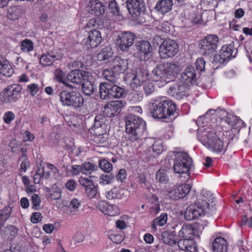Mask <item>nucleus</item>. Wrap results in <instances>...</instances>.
Listing matches in <instances>:
<instances>
[{"mask_svg": "<svg viewBox=\"0 0 252 252\" xmlns=\"http://www.w3.org/2000/svg\"><path fill=\"white\" fill-rule=\"evenodd\" d=\"M192 166V159L187 152L174 148V179L179 182H186Z\"/></svg>", "mask_w": 252, "mask_h": 252, "instance_id": "nucleus-1", "label": "nucleus"}, {"mask_svg": "<svg viewBox=\"0 0 252 252\" xmlns=\"http://www.w3.org/2000/svg\"><path fill=\"white\" fill-rule=\"evenodd\" d=\"M126 131L128 134V139L138 141L143 138L146 132V122L140 117L129 115L125 118Z\"/></svg>", "mask_w": 252, "mask_h": 252, "instance_id": "nucleus-2", "label": "nucleus"}, {"mask_svg": "<svg viewBox=\"0 0 252 252\" xmlns=\"http://www.w3.org/2000/svg\"><path fill=\"white\" fill-rule=\"evenodd\" d=\"M214 210L213 204L210 205L205 199L199 198L194 204L187 208L185 212V218L187 220H191L206 214H211Z\"/></svg>", "mask_w": 252, "mask_h": 252, "instance_id": "nucleus-3", "label": "nucleus"}, {"mask_svg": "<svg viewBox=\"0 0 252 252\" xmlns=\"http://www.w3.org/2000/svg\"><path fill=\"white\" fill-rule=\"evenodd\" d=\"M198 139L205 147L214 152L224 153L226 150V145L213 129L204 131L201 136H198Z\"/></svg>", "mask_w": 252, "mask_h": 252, "instance_id": "nucleus-4", "label": "nucleus"}, {"mask_svg": "<svg viewBox=\"0 0 252 252\" xmlns=\"http://www.w3.org/2000/svg\"><path fill=\"white\" fill-rule=\"evenodd\" d=\"M173 102L164 98L156 100L150 108L151 114L154 118L166 119L173 113Z\"/></svg>", "mask_w": 252, "mask_h": 252, "instance_id": "nucleus-5", "label": "nucleus"}, {"mask_svg": "<svg viewBox=\"0 0 252 252\" xmlns=\"http://www.w3.org/2000/svg\"><path fill=\"white\" fill-rule=\"evenodd\" d=\"M125 94V90L115 83L104 82L99 85V94L102 99L121 98Z\"/></svg>", "mask_w": 252, "mask_h": 252, "instance_id": "nucleus-6", "label": "nucleus"}, {"mask_svg": "<svg viewBox=\"0 0 252 252\" xmlns=\"http://www.w3.org/2000/svg\"><path fill=\"white\" fill-rule=\"evenodd\" d=\"M154 79L156 81L163 80L166 83L172 80L173 76V63H165L157 65L152 71Z\"/></svg>", "mask_w": 252, "mask_h": 252, "instance_id": "nucleus-7", "label": "nucleus"}, {"mask_svg": "<svg viewBox=\"0 0 252 252\" xmlns=\"http://www.w3.org/2000/svg\"><path fill=\"white\" fill-rule=\"evenodd\" d=\"M60 101L64 106L80 107L83 104V98L76 92L63 90L60 93Z\"/></svg>", "mask_w": 252, "mask_h": 252, "instance_id": "nucleus-8", "label": "nucleus"}, {"mask_svg": "<svg viewBox=\"0 0 252 252\" xmlns=\"http://www.w3.org/2000/svg\"><path fill=\"white\" fill-rule=\"evenodd\" d=\"M22 86L19 84H14L8 86L1 93L0 100L5 103L16 102L21 96Z\"/></svg>", "mask_w": 252, "mask_h": 252, "instance_id": "nucleus-9", "label": "nucleus"}, {"mask_svg": "<svg viewBox=\"0 0 252 252\" xmlns=\"http://www.w3.org/2000/svg\"><path fill=\"white\" fill-rule=\"evenodd\" d=\"M219 38L214 34L206 35L199 43L200 52L204 55H210L215 52L218 47Z\"/></svg>", "mask_w": 252, "mask_h": 252, "instance_id": "nucleus-10", "label": "nucleus"}, {"mask_svg": "<svg viewBox=\"0 0 252 252\" xmlns=\"http://www.w3.org/2000/svg\"><path fill=\"white\" fill-rule=\"evenodd\" d=\"M135 37L134 33L129 32L121 33L117 40L119 48L123 51L127 50L133 44Z\"/></svg>", "mask_w": 252, "mask_h": 252, "instance_id": "nucleus-11", "label": "nucleus"}, {"mask_svg": "<svg viewBox=\"0 0 252 252\" xmlns=\"http://www.w3.org/2000/svg\"><path fill=\"white\" fill-rule=\"evenodd\" d=\"M124 106V103L122 100L110 101L105 105L103 113L109 118L117 116Z\"/></svg>", "mask_w": 252, "mask_h": 252, "instance_id": "nucleus-12", "label": "nucleus"}, {"mask_svg": "<svg viewBox=\"0 0 252 252\" xmlns=\"http://www.w3.org/2000/svg\"><path fill=\"white\" fill-rule=\"evenodd\" d=\"M234 48L231 44L222 46L218 54L214 57V60L220 63H224L233 57Z\"/></svg>", "mask_w": 252, "mask_h": 252, "instance_id": "nucleus-13", "label": "nucleus"}, {"mask_svg": "<svg viewBox=\"0 0 252 252\" xmlns=\"http://www.w3.org/2000/svg\"><path fill=\"white\" fill-rule=\"evenodd\" d=\"M89 72L75 69L71 71L67 76V80L76 84H81L89 79Z\"/></svg>", "mask_w": 252, "mask_h": 252, "instance_id": "nucleus-14", "label": "nucleus"}, {"mask_svg": "<svg viewBox=\"0 0 252 252\" xmlns=\"http://www.w3.org/2000/svg\"><path fill=\"white\" fill-rule=\"evenodd\" d=\"M159 53L162 59L171 58L173 56V41L165 39L159 47Z\"/></svg>", "mask_w": 252, "mask_h": 252, "instance_id": "nucleus-15", "label": "nucleus"}, {"mask_svg": "<svg viewBox=\"0 0 252 252\" xmlns=\"http://www.w3.org/2000/svg\"><path fill=\"white\" fill-rule=\"evenodd\" d=\"M88 9L90 13L96 16L102 15L105 12L103 3L98 0H90Z\"/></svg>", "mask_w": 252, "mask_h": 252, "instance_id": "nucleus-16", "label": "nucleus"}, {"mask_svg": "<svg viewBox=\"0 0 252 252\" xmlns=\"http://www.w3.org/2000/svg\"><path fill=\"white\" fill-rule=\"evenodd\" d=\"M127 9L131 14H140L145 10V4L143 0H126Z\"/></svg>", "mask_w": 252, "mask_h": 252, "instance_id": "nucleus-17", "label": "nucleus"}, {"mask_svg": "<svg viewBox=\"0 0 252 252\" xmlns=\"http://www.w3.org/2000/svg\"><path fill=\"white\" fill-rule=\"evenodd\" d=\"M131 80V85H135L136 87L140 86L149 78V74L147 70L137 69L135 74H133Z\"/></svg>", "mask_w": 252, "mask_h": 252, "instance_id": "nucleus-18", "label": "nucleus"}, {"mask_svg": "<svg viewBox=\"0 0 252 252\" xmlns=\"http://www.w3.org/2000/svg\"><path fill=\"white\" fill-rule=\"evenodd\" d=\"M177 246L184 252H195L196 251V245L193 239H181L178 241Z\"/></svg>", "mask_w": 252, "mask_h": 252, "instance_id": "nucleus-19", "label": "nucleus"}, {"mask_svg": "<svg viewBox=\"0 0 252 252\" xmlns=\"http://www.w3.org/2000/svg\"><path fill=\"white\" fill-rule=\"evenodd\" d=\"M148 184L149 181L143 172L138 173L137 176L132 178L130 181L131 187L135 189L139 188H146Z\"/></svg>", "mask_w": 252, "mask_h": 252, "instance_id": "nucleus-20", "label": "nucleus"}, {"mask_svg": "<svg viewBox=\"0 0 252 252\" xmlns=\"http://www.w3.org/2000/svg\"><path fill=\"white\" fill-rule=\"evenodd\" d=\"M195 69L191 65L188 66L181 75L182 81L187 85L192 84L195 82Z\"/></svg>", "mask_w": 252, "mask_h": 252, "instance_id": "nucleus-21", "label": "nucleus"}, {"mask_svg": "<svg viewBox=\"0 0 252 252\" xmlns=\"http://www.w3.org/2000/svg\"><path fill=\"white\" fill-rule=\"evenodd\" d=\"M177 182V184L182 183ZM180 185L177 186L174 189V200H178L184 198L189 193L191 187L189 184H186V182H182Z\"/></svg>", "mask_w": 252, "mask_h": 252, "instance_id": "nucleus-22", "label": "nucleus"}, {"mask_svg": "<svg viewBox=\"0 0 252 252\" xmlns=\"http://www.w3.org/2000/svg\"><path fill=\"white\" fill-rule=\"evenodd\" d=\"M99 207L105 215L115 216L120 214V209L116 205L108 204L105 201H100L99 203Z\"/></svg>", "mask_w": 252, "mask_h": 252, "instance_id": "nucleus-23", "label": "nucleus"}, {"mask_svg": "<svg viewBox=\"0 0 252 252\" xmlns=\"http://www.w3.org/2000/svg\"><path fill=\"white\" fill-rule=\"evenodd\" d=\"M102 40V37L99 31L93 30L88 33V36L86 41V44L91 48L97 47Z\"/></svg>", "mask_w": 252, "mask_h": 252, "instance_id": "nucleus-24", "label": "nucleus"}, {"mask_svg": "<svg viewBox=\"0 0 252 252\" xmlns=\"http://www.w3.org/2000/svg\"><path fill=\"white\" fill-rule=\"evenodd\" d=\"M0 73L6 77H10L14 73L11 65L2 56H0Z\"/></svg>", "mask_w": 252, "mask_h": 252, "instance_id": "nucleus-25", "label": "nucleus"}, {"mask_svg": "<svg viewBox=\"0 0 252 252\" xmlns=\"http://www.w3.org/2000/svg\"><path fill=\"white\" fill-rule=\"evenodd\" d=\"M227 250V243L224 238L219 237L215 239L212 244L213 252H226Z\"/></svg>", "mask_w": 252, "mask_h": 252, "instance_id": "nucleus-26", "label": "nucleus"}, {"mask_svg": "<svg viewBox=\"0 0 252 252\" xmlns=\"http://www.w3.org/2000/svg\"><path fill=\"white\" fill-rule=\"evenodd\" d=\"M127 63L126 61L120 57H117L114 60L113 66L111 68L119 76L120 73L124 72L127 68Z\"/></svg>", "mask_w": 252, "mask_h": 252, "instance_id": "nucleus-27", "label": "nucleus"}, {"mask_svg": "<svg viewBox=\"0 0 252 252\" xmlns=\"http://www.w3.org/2000/svg\"><path fill=\"white\" fill-rule=\"evenodd\" d=\"M173 5L170 0H160L157 3L155 9L162 14L168 12L171 9Z\"/></svg>", "mask_w": 252, "mask_h": 252, "instance_id": "nucleus-28", "label": "nucleus"}, {"mask_svg": "<svg viewBox=\"0 0 252 252\" xmlns=\"http://www.w3.org/2000/svg\"><path fill=\"white\" fill-rule=\"evenodd\" d=\"M136 49L140 55H145L151 51L152 47L149 42L146 41H140L137 43Z\"/></svg>", "mask_w": 252, "mask_h": 252, "instance_id": "nucleus-29", "label": "nucleus"}, {"mask_svg": "<svg viewBox=\"0 0 252 252\" xmlns=\"http://www.w3.org/2000/svg\"><path fill=\"white\" fill-rule=\"evenodd\" d=\"M195 235L194 229L189 224L183 226L179 232L180 237L186 238L193 239V236Z\"/></svg>", "mask_w": 252, "mask_h": 252, "instance_id": "nucleus-30", "label": "nucleus"}, {"mask_svg": "<svg viewBox=\"0 0 252 252\" xmlns=\"http://www.w3.org/2000/svg\"><path fill=\"white\" fill-rule=\"evenodd\" d=\"M12 208L8 206H5L0 210V227L2 226L6 220L10 217Z\"/></svg>", "mask_w": 252, "mask_h": 252, "instance_id": "nucleus-31", "label": "nucleus"}, {"mask_svg": "<svg viewBox=\"0 0 252 252\" xmlns=\"http://www.w3.org/2000/svg\"><path fill=\"white\" fill-rule=\"evenodd\" d=\"M82 173L85 175H90L98 169L97 165L91 162H84L81 165Z\"/></svg>", "mask_w": 252, "mask_h": 252, "instance_id": "nucleus-32", "label": "nucleus"}, {"mask_svg": "<svg viewBox=\"0 0 252 252\" xmlns=\"http://www.w3.org/2000/svg\"><path fill=\"white\" fill-rule=\"evenodd\" d=\"M104 77L111 83H115L118 78L117 73L114 71L112 68L105 69L102 72Z\"/></svg>", "mask_w": 252, "mask_h": 252, "instance_id": "nucleus-33", "label": "nucleus"}, {"mask_svg": "<svg viewBox=\"0 0 252 252\" xmlns=\"http://www.w3.org/2000/svg\"><path fill=\"white\" fill-rule=\"evenodd\" d=\"M46 191L53 200H57L62 196L61 189L56 184H54L50 188H47Z\"/></svg>", "mask_w": 252, "mask_h": 252, "instance_id": "nucleus-34", "label": "nucleus"}, {"mask_svg": "<svg viewBox=\"0 0 252 252\" xmlns=\"http://www.w3.org/2000/svg\"><path fill=\"white\" fill-rule=\"evenodd\" d=\"M167 220V216L166 214H162L159 217L155 219L151 224L152 229L156 231L157 229V226H162L166 224Z\"/></svg>", "mask_w": 252, "mask_h": 252, "instance_id": "nucleus-35", "label": "nucleus"}, {"mask_svg": "<svg viewBox=\"0 0 252 252\" xmlns=\"http://www.w3.org/2000/svg\"><path fill=\"white\" fill-rule=\"evenodd\" d=\"M121 190L117 188H114L106 194V198L108 199H119L123 196V194L121 192Z\"/></svg>", "mask_w": 252, "mask_h": 252, "instance_id": "nucleus-36", "label": "nucleus"}, {"mask_svg": "<svg viewBox=\"0 0 252 252\" xmlns=\"http://www.w3.org/2000/svg\"><path fill=\"white\" fill-rule=\"evenodd\" d=\"M20 47L23 52H30L33 50V43L31 40L25 39L21 42Z\"/></svg>", "mask_w": 252, "mask_h": 252, "instance_id": "nucleus-37", "label": "nucleus"}, {"mask_svg": "<svg viewBox=\"0 0 252 252\" xmlns=\"http://www.w3.org/2000/svg\"><path fill=\"white\" fill-rule=\"evenodd\" d=\"M82 90L84 94L90 95L94 92V88L92 83L88 79L84 81L82 84Z\"/></svg>", "mask_w": 252, "mask_h": 252, "instance_id": "nucleus-38", "label": "nucleus"}, {"mask_svg": "<svg viewBox=\"0 0 252 252\" xmlns=\"http://www.w3.org/2000/svg\"><path fill=\"white\" fill-rule=\"evenodd\" d=\"M55 58L56 56H53L49 54L43 55L40 58V64L43 66H49L52 64L53 59Z\"/></svg>", "mask_w": 252, "mask_h": 252, "instance_id": "nucleus-39", "label": "nucleus"}, {"mask_svg": "<svg viewBox=\"0 0 252 252\" xmlns=\"http://www.w3.org/2000/svg\"><path fill=\"white\" fill-rule=\"evenodd\" d=\"M162 239L163 242L167 245H173V234L171 230H166L162 234Z\"/></svg>", "mask_w": 252, "mask_h": 252, "instance_id": "nucleus-40", "label": "nucleus"}, {"mask_svg": "<svg viewBox=\"0 0 252 252\" xmlns=\"http://www.w3.org/2000/svg\"><path fill=\"white\" fill-rule=\"evenodd\" d=\"M98 165L103 171L109 173L113 168L112 164L105 159L99 160Z\"/></svg>", "mask_w": 252, "mask_h": 252, "instance_id": "nucleus-41", "label": "nucleus"}, {"mask_svg": "<svg viewBox=\"0 0 252 252\" xmlns=\"http://www.w3.org/2000/svg\"><path fill=\"white\" fill-rule=\"evenodd\" d=\"M112 56V53L108 48L103 49L101 51L97 56V59L98 61H102L108 60Z\"/></svg>", "mask_w": 252, "mask_h": 252, "instance_id": "nucleus-42", "label": "nucleus"}, {"mask_svg": "<svg viewBox=\"0 0 252 252\" xmlns=\"http://www.w3.org/2000/svg\"><path fill=\"white\" fill-rule=\"evenodd\" d=\"M225 120L233 128H235L237 124L241 122V121L237 117L230 114L226 115Z\"/></svg>", "mask_w": 252, "mask_h": 252, "instance_id": "nucleus-43", "label": "nucleus"}, {"mask_svg": "<svg viewBox=\"0 0 252 252\" xmlns=\"http://www.w3.org/2000/svg\"><path fill=\"white\" fill-rule=\"evenodd\" d=\"M80 206V202L76 198H73L71 200L68 208L70 209V212L72 215H75L78 212V208Z\"/></svg>", "mask_w": 252, "mask_h": 252, "instance_id": "nucleus-44", "label": "nucleus"}, {"mask_svg": "<svg viewBox=\"0 0 252 252\" xmlns=\"http://www.w3.org/2000/svg\"><path fill=\"white\" fill-rule=\"evenodd\" d=\"M54 79L58 82L64 83L66 81L65 74L61 69H56L54 72Z\"/></svg>", "mask_w": 252, "mask_h": 252, "instance_id": "nucleus-45", "label": "nucleus"}, {"mask_svg": "<svg viewBox=\"0 0 252 252\" xmlns=\"http://www.w3.org/2000/svg\"><path fill=\"white\" fill-rule=\"evenodd\" d=\"M106 118L104 115L101 114L97 115L95 116L94 120V126L96 128L102 127L105 125Z\"/></svg>", "mask_w": 252, "mask_h": 252, "instance_id": "nucleus-46", "label": "nucleus"}, {"mask_svg": "<svg viewBox=\"0 0 252 252\" xmlns=\"http://www.w3.org/2000/svg\"><path fill=\"white\" fill-rule=\"evenodd\" d=\"M156 179L161 183L166 184L168 179L163 170L160 169L156 173Z\"/></svg>", "mask_w": 252, "mask_h": 252, "instance_id": "nucleus-47", "label": "nucleus"}, {"mask_svg": "<svg viewBox=\"0 0 252 252\" xmlns=\"http://www.w3.org/2000/svg\"><path fill=\"white\" fill-rule=\"evenodd\" d=\"M85 190V193L90 198H93L96 195L97 189L94 184L91 185L89 187L87 188Z\"/></svg>", "mask_w": 252, "mask_h": 252, "instance_id": "nucleus-48", "label": "nucleus"}, {"mask_svg": "<svg viewBox=\"0 0 252 252\" xmlns=\"http://www.w3.org/2000/svg\"><path fill=\"white\" fill-rule=\"evenodd\" d=\"M151 149L155 154L154 156L158 155L163 150L161 143L158 141H155L152 145Z\"/></svg>", "mask_w": 252, "mask_h": 252, "instance_id": "nucleus-49", "label": "nucleus"}, {"mask_svg": "<svg viewBox=\"0 0 252 252\" xmlns=\"http://www.w3.org/2000/svg\"><path fill=\"white\" fill-rule=\"evenodd\" d=\"M114 179V175H107L102 174L100 177V183L105 185L109 184L112 182Z\"/></svg>", "mask_w": 252, "mask_h": 252, "instance_id": "nucleus-50", "label": "nucleus"}, {"mask_svg": "<svg viewBox=\"0 0 252 252\" xmlns=\"http://www.w3.org/2000/svg\"><path fill=\"white\" fill-rule=\"evenodd\" d=\"M154 203L150 208V212L154 214H157L159 211L160 205L158 201V198L156 197H153Z\"/></svg>", "mask_w": 252, "mask_h": 252, "instance_id": "nucleus-51", "label": "nucleus"}, {"mask_svg": "<svg viewBox=\"0 0 252 252\" xmlns=\"http://www.w3.org/2000/svg\"><path fill=\"white\" fill-rule=\"evenodd\" d=\"M78 182L82 186L84 187L85 189L88 187H89L91 185L94 184L93 181L91 180L90 178L83 177H80L79 178Z\"/></svg>", "mask_w": 252, "mask_h": 252, "instance_id": "nucleus-52", "label": "nucleus"}, {"mask_svg": "<svg viewBox=\"0 0 252 252\" xmlns=\"http://www.w3.org/2000/svg\"><path fill=\"white\" fill-rule=\"evenodd\" d=\"M109 9L114 14H119V8L115 0H111L109 3Z\"/></svg>", "mask_w": 252, "mask_h": 252, "instance_id": "nucleus-53", "label": "nucleus"}, {"mask_svg": "<svg viewBox=\"0 0 252 252\" xmlns=\"http://www.w3.org/2000/svg\"><path fill=\"white\" fill-rule=\"evenodd\" d=\"M15 118V114L12 112L7 111L3 115V121L6 124H10Z\"/></svg>", "mask_w": 252, "mask_h": 252, "instance_id": "nucleus-54", "label": "nucleus"}, {"mask_svg": "<svg viewBox=\"0 0 252 252\" xmlns=\"http://www.w3.org/2000/svg\"><path fill=\"white\" fill-rule=\"evenodd\" d=\"M195 67L196 70L202 71L205 69V62L202 58H198L195 62Z\"/></svg>", "mask_w": 252, "mask_h": 252, "instance_id": "nucleus-55", "label": "nucleus"}, {"mask_svg": "<svg viewBox=\"0 0 252 252\" xmlns=\"http://www.w3.org/2000/svg\"><path fill=\"white\" fill-rule=\"evenodd\" d=\"M27 89L29 91L30 94L32 96L35 95L39 91L38 85L35 83L29 85L27 86Z\"/></svg>", "mask_w": 252, "mask_h": 252, "instance_id": "nucleus-56", "label": "nucleus"}, {"mask_svg": "<svg viewBox=\"0 0 252 252\" xmlns=\"http://www.w3.org/2000/svg\"><path fill=\"white\" fill-rule=\"evenodd\" d=\"M32 208L37 209L41 203V200L39 196L36 194H33L32 196Z\"/></svg>", "mask_w": 252, "mask_h": 252, "instance_id": "nucleus-57", "label": "nucleus"}, {"mask_svg": "<svg viewBox=\"0 0 252 252\" xmlns=\"http://www.w3.org/2000/svg\"><path fill=\"white\" fill-rule=\"evenodd\" d=\"M155 90L154 85L152 83H146L144 86V90L147 95L151 94Z\"/></svg>", "mask_w": 252, "mask_h": 252, "instance_id": "nucleus-58", "label": "nucleus"}, {"mask_svg": "<svg viewBox=\"0 0 252 252\" xmlns=\"http://www.w3.org/2000/svg\"><path fill=\"white\" fill-rule=\"evenodd\" d=\"M65 186L69 191H73L76 188V182L73 179L69 180L65 183Z\"/></svg>", "mask_w": 252, "mask_h": 252, "instance_id": "nucleus-59", "label": "nucleus"}, {"mask_svg": "<svg viewBox=\"0 0 252 252\" xmlns=\"http://www.w3.org/2000/svg\"><path fill=\"white\" fill-rule=\"evenodd\" d=\"M126 171L124 169H121L118 174L116 175V178L118 181H120L121 182H123L126 179Z\"/></svg>", "mask_w": 252, "mask_h": 252, "instance_id": "nucleus-60", "label": "nucleus"}, {"mask_svg": "<svg viewBox=\"0 0 252 252\" xmlns=\"http://www.w3.org/2000/svg\"><path fill=\"white\" fill-rule=\"evenodd\" d=\"M42 216L40 213L39 212H34L32 214L31 220L32 223H36L39 222L41 220Z\"/></svg>", "mask_w": 252, "mask_h": 252, "instance_id": "nucleus-61", "label": "nucleus"}, {"mask_svg": "<svg viewBox=\"0 0 252 252\" xmlns=\"http://www.w3.org/2000/svg\"><path fill=\"white\" fill-rule=\"evenodd\" d=\"M70 171L73 175H77L82 173L81 165H73L71 166Z\"/></svg>", "mask_w": 252, "mask_h": 252, "instance_id": "nucleus-62", "label": "nucleus"}, {"mask_svg": "<svg viewBox=\"0 0 252 252\" xmlns=\"http://www.w3.org/2000/svg\"><path fill=\"white\" fill-rule=\"evenodd\" d=\"M24 138L26 141H32L34 138V135L29 130H26L24 133Z\"/></svg>", "mask_w": 252, "mask_h": 252, "instance_id": "nucleus-63", "label": "nucleus"}, {"mask_svg": "<svg viewBox=\"0 0 252 252\" xmlns=\"http://www.w3.org/2000/svg\"><path fill=\"white\" fill-rule=\"evenodd\" d=\"M30 166V163L27 158H24L20 165V170L22 172H26L27 167Z\"/></svg>", "mask_w": 252, "mask_h": 252, "instance_id": "nucleus-64", "label": "nucleus"}]
</instances>
